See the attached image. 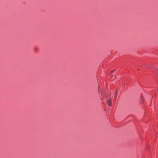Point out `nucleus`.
<instances>
[{"label": "nucleus", "instance_id": "1", "mask_svg": "<svg viewBox=\"0 0 158 158\" xmlns=\"http://www.w3.org/2000/svg\"><path fill=\"white\" fill-rule=\"evenodd\" d=\"M107 102L109 106H110L112 105V102L110 99H109Z\"/></svg>", "mask_w": 158, "mask_h": 158}, {"label": "nucleus", "instance_id": "3", "mask_svg": "<svg viewBox=\"0 0 158 158\" xmlns=\"http://www.w3.org/2000/svg\"><path fill=\"white\" fill-rule=\"evenodd\" d=\"M116 96L115 97V99H114V101H115L116 100Z\"/></svg>", "mask_w": 158, "mask_h": 158}, {"label": "nucleus", "instance_id": "2", "mask_svg": "<svg viewBox=\"0 0 158 158\" xmlns=\"http://www.w3.org/2000/svg\"><path fill=\"white\" fill-rule=\"evenodd\" d=\"M147 68H153L151 66H150L149 67H148Z\"/></svg>", "mask_w": 158, "mask_h": 158}]
</instances>
